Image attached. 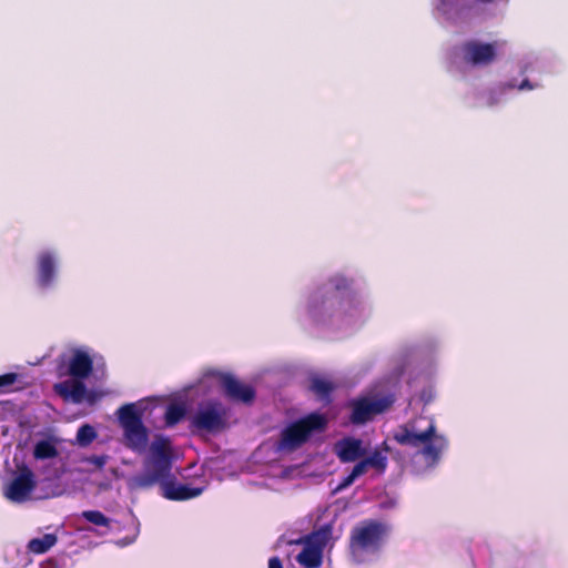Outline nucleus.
I'll use <instances>...</instances> for the list:
<instances>
[{
	"label": "nucleus",
	"mask_w": 568,
	"mask_h": 568,
	"mask_svg": "<svg viewBox=\"0 0 568 568\" xmlns=\"http://www.w3.org/2000/svg\"><path fill=\"white\" fill-rule=\"evenodd\" d=\"M173 450L171 440L166 437L155 438L150 446V455L144 462V471L132 478L133 486L148 489L155 485L161 488V495L175 501L189 500L200 496L203 488L179 484L172 474Z\"/></svg>",
	"instance_id": "1"
},
{
	"label": "nucleus",
	"mask_w": 568,
	"mask_h": 568,
	"mask_svg": "<svg viewBox=\"0 0 568 568\" xmlns=\"http://www.w3.org/2000/svg\"><path fill=\"white\" fill-rule=\"evenodd\" d=\"M389 526L378 519H364L349 531L347 551L352 562L365 564L381 552L389 535Z\"/></svg>",
	"instance_id": "2"
},
{
	"label": "nucleus",
	"mask_w": 568,
	"mask_h": 568,
	"mask_svg": "<svg viewBox=\"0 0 568 568\" xmlns=\"http://www.w3.org/2000/svg\"><path fill=\"white\" fill-rule=\"evenodd\" d=\"M394 439L402 446L422 447L420 453L423 456L433 462H438L442 453L448 446L446 437L436 433V426L433 420L424 429L418 428L415 422H408L399 426L398 430L394 434Z\"/></svg>",
	"instance_id": "3"
},
{
	"label": "nucleus",
	"mask_w": 568,
	"mask_h": 568,
	"mask_svg": "<svg viewBox=\"0 0 568 568\" xmlns=\"http://www.w3.org/2000/svg\"><path fill=\"white\" fill-rule=\"evenodd\" d=\"M326 426L327 419L324 415L311 413L282 430L276 449L278 452H294L303 446L313 433L323 432Z\"/></svg>",
	"instance_id": "4"
},
{
	"label": "nucleus",
	"mask_w": 568,
	"mask_h": 568,
	"mask_svg": "<svg viewBox=\"0 0 568 568\" xmlns=\"http://www.w3.org/2000/svg\"><path fill=\"white\" fill-rule=\"evenodd\" d=\"M230 409L219 399L201 402L190 419L192 432L217 434L229 427Z\"/></svg>",
	"instance_id": "5"
},
{
	"label": "nucleus",
	"mask_w": 568,
	"mask_h": 568,
	"mask_svg": "<svg viewBox=\"0 0 568 568\" xmlns=\"http://www.w3.org/2000/svg\"><path fill=\"white\" fill-rule=\"evenodd\" d=\"M118 416L123 428L125 447L138 454L144 453L148 447L149 430L134 404H125L120 407Z\"/></svg>",
	"instance_id": "6"
},
{
	"label": "nucleus",
	"mask_w": 568,
	"mask_h": 568,
	"mask_svg": "<svg viewBox=\"0 0 568 568\" xmlns=\"http://www.w3.org/2000/svg\"><path fill=\"white\" fill-rule=\"evenodd\" d=\"M394 404L392 395L387 396H361L348 403L352 412L349 422L353 425H364L371 422L375 416L383 414Z\"/></svg>",
	"instance_id": "7"
},
{
	"label": "nucleus",
	"mask_w": 568,
	"mask_h": 568,
	"mask_svg": "<svg viewBox=\"0 0 568 568\" xmlns=\"http://www.w3.org/2000/svg\"><path fill=\"white\" fill-rule=\"evenodd\" d=\"M462 59L473 67H487L497 58L498 42L469 40L459 47Z\"/></svg>",
	"instance_id": "8"
},
{
	"label": "nucleus",
	"mask_w": 568,
	"mask_h": 568,
	"mask_svg": "<svg viewBox=\"0 0 568 568\" xmlns=\"http://www.w3.org/2000/svg\"><path fill=\"white\" fill-rule=\"evenodd\" d=\"M37 486L33 471L23 466L19 474L11 480L6 490V496L16 503L26 501Z\"/></svg>",
	"instance_id": "9"
},
{
	"label": "nucleus",
	"mask_w": 568,
	"mask_h": 568,
	"mask_svg": "<svg viewBox=\"0 0 568 568\" xmlns=\"http://www.w3.org/2000/svg\"><path fill=\"white\" fill-rule=\"evenodd\" d=\"M220 384L225 396L231 400L250 404L255 398V389L250 385L243 384L231 374H221Z\"/></svg>",
	"instance_id": "10"
},
{
	"label": "nucleus",
	"mask_w": 568,
	"mask_h": 568,
	"mask_svg": "<svg viewBox=\"0 0 568 568\" xmlns=\"http://www.w3.org/2000/svg\"><path fill=\"white\" fill-rule=\"evenodd\" d=\"M62 369L63 364L59 363L58 373L60 376L68 374L72 378L85 379L93 371V359L88 353L81 349H74L73 355L69 361L68 371L63 372Z\"/></svg>",
	"instance_id": "11"
},
{
	"label": "nucleus",
	"mask_w": 568,
	"mask_h": 568,
	"mask_svg": "<svg viewBox=\"0 0 568 568\" xmlns=\"http://www.w3.org/2000/svg\"><path fill=\"white\" fill-rule=\"evenodd\" d=\"M335 454L342 463H353L366 455L363 442L355 437H344L334 446Z\"/></svg>",
	"instance_id": "12"
},
{
	"label": "nucleus",
	"mask_w": 568,
	"mask_h": 568,
	"mask_svg": "<svg viewBox=\"0 0 568 568\" xmlns=\"http://www.w3.org/2000/svg\"><path fill=\"white\" fill-rule=\"evenodd\" d=\"M53 388L64 400L71 399L75 404L82 403L87 395V387L83 379H67L55 384Z\"/></svg>",
	"instance_id": "13"
},
{
	"label": "nucleus",
	"mask_w": 568,
	"mask_h": 568,
	"mask_svg": "<svg viewBox=\"0 0 568 568\" xmlns=\"http://www.w3.org/2000/svg\"><path fill=\"white\" fill-rule=\"evenodd\" d=\"M55 275V258L52 253L43 252L38 257V284L42 288L49 287Z\"/></svg>",
	"instance_id": "14"
},
{
	"label": "nucleus",
	"mask_w": 568,
	"mask_h": 568,
	"mask_svg": "<svg viewBox=\"0 0 568 568\" xmlns=\"http://www.w3.org/2000/svg\"><path fill=\"white\" fill-rule=\"evenodd\" d=\"M332 525H323L321 528L312 531L310 535L305 537V544L323 552L324 548L326 547L332 537Z\"/></svg>",
	"instance_id": "15"
},
{
	"label": "nucleus",
	"mask_w": 568,
	"mask_h": 568,
	"mask_svg": "<svg viewBox=\"0 0 568 568\" xmlns=\"http://www.w3.org/2000/svg\"><path fill=\"white\" fill-rule=\"evenodd\" d=\"M296 561L305 568H318L323 561V552L305 544L296 556Z\"/></svg>",
	"instance_id": "16"
},
{
	"label": "nucleus",
	"mask_w": 568,
	"mask_h": 568,
	"mask_svg": "<svg viewBox=\"0 0 568 568\" xmlns=\"http://www.w3.org/2000/svg\"><path fill=\"white\" fill-rule=\"evenodd\" d=\"M310 383V390L312 393H314L318 398L329 402L331 394L335 388L332 382L320 376H313L311 377Z\"/></svg>",
	"instance_id": "17"
},
{
	"label": "nucleus",
	"mask_w": 568,
	"mask_h": 568,
	"mask_svg": "<svg viewBox=\"0 0 568 568\" xmlns=\"http://www.w3.org/2000/svg\"><path fill=\"white\" fill-rule=\"evenodd\" d=\"M57 542L53 534H45L42 538H33L28 544V549L33 554H44Z\"/></svg>",
	"instance_id": "18"
},
{
	"label": "nucleus",
	"mask_w": 568,
	"mask_h": 568,
	"mask_svg": "<svg viewBox=\"0 0 568 568\" xmlns=\"http://www.w3.org/2000/svg\"><path fill=\"white\" fill-rule=\"evenodd\" d=\"M186 415V409L181 404H170L166 407L164 420L168 427H173L179 424Z\"/></svg>",
	"instance_id": "19"
},
{
	"label": "nucleus",
	"mask_w": 568,
	"mask_h": 568,
	"mask_svg": "<svg viewBox=\"0 0 568 568\" xmlns=\"http://www.w3.org/2000/svg\"><path fill=\"white\" fill-rule=\"evenodd\" d=\"M33 456L36 459L54 458L58 456V449L51 442L40 440L34 446Z\"/></svg>",
	"instance_id": "20"
},
{
	"label": "nucleus",
	"mask_w": 568,
	"mask_h": 568,
	"mask_svg": "<svg viewBox=\"0 0 568 568\" xmlns=\"http://www.w3.org/2000/svg\"><path fill=\"white\" fill-rule=\"evenodd\" d=\"M368 467L384 473L387 468V457L381 450L375 449L368 457L364 458Z\"/></svg>",
	"instance_id": "21"
},
{
	"label": "nucleus",
	"mask_w": 568,
	"mask_h": 568,
	"mask_svg": "<svg viewBox=\"0 0 568 568\" xmlns=\"http://www.w3.org/2000/svg\"><path fill=\"white\" fill-rule=\"evenodd\" d=\"M97 438L95 429L89 425H82L77 432V442L80 446H88Z\"/></svg>",
	"instance_id": "22"
},
{
	"label": "nucleus",
	"mask_w": 568,
	"mask_h": 568,
	"mask_svg": "<svg viewBox=\"0 0 568 568\" xmlns=\"http://www.w3.org/2000/svg\"><path fill=\"white\" fill-rule=\"evenodd\" d=\"M82 517L95 526L110 527L111 519L100 510H84Z\"/></svg>",
	"instance_id": "23"
},
{
	"label": "nucleus",
	"mask_w": 568,
	"mask_h": 568,
	"mask_svg": "<svg viewBox=\"0 0 568 568\" xmlns=\"http://www.w3.org/2000/svg\"><path fill=\"white\" fill-rule=\"evenodd\" d=\"M18 377L19 375L17 373L0 375V389H7L12 386L17 382Z\"/></svg>",
	"instance_id": "24"
},
{
	"label": "nucleus",
	"mask_w": 568,
	"mask_h": 568,
	"mask_svg": "<svg viewBox=\"0 0 568 568\" xmlns=\"http://www.w3.org/2000/svg\"><path fill=\"white\" fill-rule=\"evenodd\" d=\"M331 282L336 291H346L351 286V282L344 276H335Z\"/></svg>",
	"instance_id": "25"
},
{
	"label": "nucleus",
	"mask_w": 568,
	"mask_h": 568,
	"mask_svg": "<svg viewBox=\"0 0 568 568\" xmlns=\"http://www.w3.org/2000/svg\"><path fill=\"white\" fill-rule=\"evenodd\" d=\"M108 459L109 457L106 455H93L90 456L87 460L98 469H102L105 466Z\"/></svg>",
	"instance_id": "26"
},
{
	"label": "nucleus",
	"mask_w": 568,
	"mask_h": 568,
	"mask_svg": "<svg viewBox=\"0 0 568 568\" xmlns=\"http://www.w3.org/2000/svg\"><path fill=\"white\" fill-rule=\"evenodd\" d=\"M367 463L365 462V459H362L353 467L351 473L355 478H358L359 476L364 475L367 471Z\"/></svg>",
	"instance_id": "27"
},
{
	"label": "nucleus",
	"mask_w": 568,
	"mask_h": 568,
	"mask_svg": "<svg viewBox=\"0 0 568 568\" xmlns=\"http://www.w3.org/2000/svg\"><path fill=\"white\" fill-rule=\"evenodd\" d=\"M355 477L353 476L352 473H349L339 484L338 486L336 487V491H339V490H343L345 488H347L348 486H351L354 481H355Z\"/></svg>",
	"instance_id": "28"
},
{
	"label": "nucleus",
	"mask_w": 568,
	"mask_h": 568,
	"mask_svg": "<svg viewBox=\"0 0 568 568\" xmlns=\"http://www.w3.org/2000/svg\"><path fill=\"white\" fill-rule=\"evenodd\" d=\"M268 568H284L282 560L274 556L268 559Z\"/></svg>",
	"instance_id": "29"
},
{
	"label": "nucleus",
	"mask_w": 568,
	"mask_h": 568,
	"mask_svg": "<svg viewBox=\"0 0 568 568\" xmlns=\"http://www.w3.org/2000/svg\"><path fill=\"white\" fill-rule=\"evenodd\" d=\"M84 399L89 403V404H94L98 399V394L95 392H88L87 390V395L84 397Z\"/></svg>",
	"instance_id": "30"
},
{
	"label": "nucleus",
	"mask_w": 568,
	"mask_h": 568,
	"mask_svg": "<svg viewBox=\"0 0 568 568\" xmlns=\"http://www.w3.org/2000/svg\"><path fill=\"white\" fill-rule=\"evenodd\" d=\"M519 90H531L534 89V85L530 83L529 80L525 79L521 81V83L518 87Z\"/></svg>",
	"instance_id": "31"
}]
</instances>
